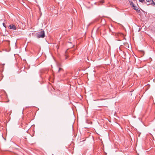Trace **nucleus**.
Instances as JSON below:
<instances>
[{
    "label": "nucleus",
    "mask_w": 155,
    "mask_h": 155,
    "mask_svg": "<svg viewBox=\"0 0 155 155\" xmlns=\"http://www.w3.org/2000/svg\"><path fill=\"white\" fill-rule=\"evenodd\" d=\"M38 38H44L45 37V32L44 31H41L37 33Z\"/></svg>",
    "instance_id": "obj_1"
},
{
    "label": "nucleus",
    "mask_w": 155,
    "mask_h": 155,
    "mask_svg": "<svg viewBox=\"0 0 155 155\" xmlns=\"http://www.w3.org/2000/svg\"><path fill=\"white\" fill-rule=\"evenodd\" d=\"M8 28L10 29H12L13 30H16V26L13 24H11L8 26Z\"/></svg>",
    "instance_id": "obj_2"
},
{
    "label": "nucleus",
    "mask_w": 155,
    "mask_h": 155,
    "mask_svg": "<svg viewBox=\"0 0 155 155\" xmlns=\"http://www.w3.org/2000/svg\"><path fill=\"white\" fill-rule=\"evenodd\" d=\"M147 4L148 5H149L150 4H154L155 5V0H154L155 1H153V0H147Z\"/></svg>",
    "instance_id": "obj_3"
},
{
    "label": "nucleus",
    "mask_w": 155,
    "mask_h": 155,
    "mask_svg": "<svg viewBox=\"0 0 155 155\" xmlns=\"http://www.w3.org/2000/svg\"><path fill=\"white\" fill-rule=\"evenodd\" d=\"M130 4H131V5H132L133 7V8H134V9H135V10H137V9H136L135 8V7H134V4H133V3L132 2H130Z\"/></svg>",
    "instance_id": "obj_4"
},
{
    "label": "nucleus",
    "mask_w": 155,
    "mask_h": 155,
    "mask_svg": "<svg viewBox=\"0 0 155 155\" xmlns=\"http://www.w3.org/2000/svg\"><path fill=\"white\" fill-rule=\"evenodd\" d=\"M69 20L71 22V27L72 26V18H70L69 19Z\"/></svg>",
    "instance_id": "obj_5"
},
{
    "label": "nucleus",
    "mask_w": 155,
    "mask_h": 155,
    "mask_svg": "<svg viewBox=\"0 0 155 155\" xmlns=\"http://www.w3.org/2000/svg\"><path fill=\"white\" fill-rule=\"evenodd\" d=\"M62 70V69L61 68H59V70H58V72H59L60 71H61Z\"/></svg>",
    "instance_id": "obj_6"
},
{
    "label": "nucleus",
    "mask_w": 155,
    "mask_h": 155,
    "mask_svg": "<svg viewBox=\"0 0 155 155\" xmlns=\"http://www.w3.org/2000/svg\"><path fill=\"white\" fill-rule=\"evenodd\" d=\"M139 1L140 2H143L144 1V0H139Z\"/></svg>",
    "instance_id": "obj_7"
},
{
    "label": "nucleus",
    "mask_w": 155,
    "mask_h": 155,
    "mask_svg": "<svg viewBox=\"0 0 155 155\" xmlns=\"http://www.w3.org/2000/svg\"><path fill=\"white\" fill-rule=\"evenodd\" d=\"M104 1H103V0H102V1H100V3H104Z\"/></svg>",
    "instance_id": "obj_8"
},
{
    "label": "nucleus",
    "mask_w": 155,
    "mask_h": 155,
    "mask_svg": "<svg viewBox=\"0 0 155 155\" xmlns=\"http://www.w3.org/2000/svg\"><path fill=\"white\" fill-rule=\"evenodd\" d=\"M3 26H4V27H5V28H6V26H5V23H3Z\"/></svg>",
    "instance_id": "obj_9"
},
{
    "label": "nucleus",
    "mask_w": 155,
    "mask_h": 155,
    "mask_svg": "<svg viewBox=\"0 0 155 155\" xmlns=\"http://www.w3.org/2000/svg\"><path fill=\"white\" fill-rule=\"evenodd\" d=\"M133 1H135L136 0H133Z\"/></svg>",
    "instance_id": "obj_10"
},
{
    "label": "nucleus",
    "mask_w": 155,
    "mask_h": 155,
    "mask_svg": "<svg viewBox=\"0 0 155 155\" xmlns=\"http://www.w3.org/2000/svg\"><path fill=\"white\" fill-rule=\"evenodd\" d=\"M67 57H66V59H67Z\"/></svg>",
    "instance_id": "obj_11"
}]
</instances>
